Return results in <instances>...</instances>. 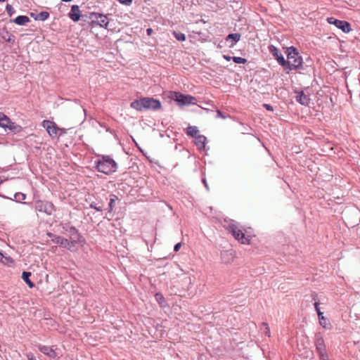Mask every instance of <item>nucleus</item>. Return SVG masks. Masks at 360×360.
Masks as SVG:
<instances>
[{"mask_svg": "<svg viewBox=\"0 0 360 360\" xmlns=\"http://www.w3.org/2000/svg\"><path fill=\"white\" fill-rule=\"evenodd\" d=\"M130 107L137 111L153 110L161 109L162 103L160 100L153 97H142L134 100L130 103Z\"/></svg>", "mask_w": 360, "mask_h": 360, "instance_id": "1", "label": "nucleus"}, {"mask_svg": "<svg viewBox=\"0 0 360 360\" xmlns=\"http://www.w3.org/2000/svg\"><path fill=\"white\" fill-rule=\"evenodd\" d=\"M95 167L98 172L110 175L117 171V164L109 155H102L95 161Z\"/></svg>", "mask_w": 360, "mask_h": 360, "instance_id": "2", "label": "nucleus"}, {"mask_svg": "<svg viewBox=\"0 0 360 360\" xmlns=\"http://www.w3.org/2000/svg\"><path fill=\"white\" fill-rule=\"evenodd\" d=\"M285 53L288 58L286 63H288V65L284 66L283 69L286 74H289L290 71L295 68H298V65H301V62L303 59L297 49L292 46L286 49Z\"/></svg>", "mask_w": 360, "mask_h": 360, "instance_id": "3", "label": "nucleus"}, {"mask_svg": "<svg viewBox=\"0 0 360 360\" xmlns=\"http://www.w3.org/2000/svg\"><path fill=\"white\" fill-rule=\"evenodd\" d=\"M63 229L65 233L68 236L70 240L69 243L73 249L76 244L82 243L84 241L82 236L79 233V231L70 223H66L63 226Z\"/></svg>", "mask_w": 360, "mask_h": 360, "instance_id": "4", "label": "nucleus"}, {"mask_svg": "<svg viewBox=\"0 0 360 360\" xmlns=\"http://www.w3.org/2000/svg\"><path fill=\"white\" fill-rule=\"evenodd\" d=\"M169 98L176 101L179 106L195 105L197 103V98L195 96L179 91H170Z\"/></svg>", "mask_w": 360, "mask_h": 360, "instance_id": "5", "label": "nucleus"}, {"mask_svg": "<svg viewBox=\"0 0 360 360\" xmlns=\"http://www.w3.org/2000/svg\"><path fill=\"white\" fill-rule=\"evenodd\" d=\"M226 229L231 233L233 237L242 244H250V237L246 236L239 227L235 224L234 221H231L227 226Z\"/></svg>", "mask_w": 360, "mask_h": 360, "instance_id": "6", "label": "nucleus"}, {"mask_svg": "<svg viewBox=\"0 0 360 360\" xmlns=\"http://www.w3.org/2000/svg\"><path fill=\"white\" fill-rule=\"evenodd\" d=\"M314 345L316 347V351L319 357V360H329L328 354L326 352L324 339L320 333H318L315 335Z\"/></svg>", "mask_w": 360, "mask_h": 360, "instance_id": "7", "label": "nucleus"}, {"mask_svg": "<svg viewBox=\"0 0 360 360\" xmlns=\"http://www.w3.org/2000/svg\"><path fill=\"white\" fill-rule=\"evenodd\" d=\"M34 208L37 212L51 215L54 210V205L51 202L39 200L35 202Z\"/></svg>", "mask_w": 360, "mask_h": 360, "instance_id": "8", "label": "nucleus"}, {"mask_svg": "<svg viewBox=\"0 0 360 360\" xmlns=\"http://www.w3.org/2000/svg\"><path fill=\"white\" fill-rule=\"evenodd\" d=\"M327 21L329 24L335 25L345 33H348L352 30L350 23L346 20H341L333 17H330L328 18Z\"/></svg>", "mask_w": 360, "mask_h": 360, "instance_id": "9", "label": "nucleus"}, {"mask_svg": "<svg viewBox=\"0 0 360 360\" xmlns=\"http://www.w3.org/2000/svg\"><path fill=\"white\" fill-rule=\"evenodd\" d=\"M89 18H95L97 20L96 25H99L101 27L108 28L109 21L107 15L99 13L96 12H91L89 13Z\"/></svg>", "mask_w": 360, "mask_h": 360, "instance_id": "10", "label": "nucleus"}, {"mask_svg": "<svg viewBox=\"0 0 360 360\" xmlns=\"http://www.w3.org/2000/svg\"><path fill=\"white\" fill-rule=\"evenodd\" d=\"M269 51L277 60L278 63L284 68V66L288 65V63H286V60L278 50L277 47L274 45L269 46Z\"/></svg>", "mask_w": 360, "mask_h": 360, "instance_id": "11", "label": "nucleus"}, {"mask_svg": "<svg viewBox=\"0 0 360 360\" xmlns=\"http://www.w3.org/2000/svg\"><path fill=\"white\" fill-rule=\"evenodd\" d=\"M42 127L46 129L49 135L52 138L56 136L60 129L54 122L46 120L42 122Z\"/></svg>", "mask_w": 360, "mask_h": 360, "instance_id": "12", "label": "nucleus"}, {"mask_svg": "<svg viewBox=\"0 0 360 360\" xmlns=\"http://www.w3.org/2000/svg\"><path fill=\"white\" fill-rule=\"evenodd\" d=\"M68 17L73 22H78L80 20L81 17L84 18L86 17V15H82L79 6L78 5H72L71 6L70 11L68 13Z\"/></svg>", "mask_w": 360, "mask_h": 360, "instance_id": "13", "label": "nucleus"}, {"mask_svg": "<svg viewBox=\"0 0 360 360\" xmlns=\"http://www.w3.org/2000/svg\"><path fill=\"white\" fill-rule=\"evenodd\" d=\"M52 242L58 245L60 247L66 248L68 250L72 251V248L69 243V239L65 238L60 236H56L55 239H52Z\"/></svg>", "mask_w": 360, "mask_h": 360, "instance_id": "14", "label": "nucleus"}, {"mask_svg": "<svg viewBox=\"0 0 360 360\" xmlns=\"http://www.w3.org/2000/svg\"><path fill=\"white\" fill-rule=\"evenodd\" d=\"M314 307L317 312L321 326H322L324 328H329V326L330 325V322L328 319L323 316V313L321 311L319 307V302H315Z\"/></svg>", "mask_w": 360, "mask_h": 360, "instance_id": "15", "label": "nucleus"}, {"mask_svg": "<svg viewBox=\"0 0 360 360\" xmlns=\"http://www.w3.org/2000/svg\"><path fill=\"white\" fill-rule=\"evenodd\" d=\"M37 348L41 352H42L44 354L48 356L50 358L55 359L58 356L57 353L53 349V347H48L46 345H39L37 346Z\"/></svg>", "mask_w": 360, "mask_h": 360, "instance_id": "16", "label": "nucleus"}, {"mask_svg": "<svg viewBox=\"0 0 360 360\" xmlns=\"http://www.w3.org/2000/svg\"><path fill=\"white\" fill-rule=\"evenodd\" d=\"M234 252L232 249L221 252V259L225 264H229L233 261Z\"/></svg>", "mask_w": 360, "mask_h": 360, "instance_id": "17", "label": "nucleus"}, {"mask_svg": "<svg viewBox=\"0 0 360 360\" xmlns=\"http://www.w3.org/2000/svg\"><path fill=\"white\" fill-rule=\"evenodd\" d=\"M296 101L302 105H308L310 98L302 91L297 93Z\"/></svg>", "mask_w": 360, "mask_h": 360, "instance_id": "18", "label": "nucleus"}, {"mask_svg": "<svg viewBox=\"0 0 360 360\" xmlns=\"http://www.w3.org/2000/svg\"><path fill=\"white\" fill-rule=\"evenodd\" d=\"M207 138L204 135H198L195 138V145L200 150H205Z\"/></svg>", "mask_w": 360, "mask_h": 360, "instance_id": "19", "label": "nucleus"}, {"mask_svg": "<svg viewBox=\"0 0 360 360\" xmlns=\"http://www.w3.org/2000/svg\"><path fill=\"white\" fill-rule=\"evenodd\" d=\"M241 37L240 34L239 33H231L226 36V41L229 42L231 41V44H229V47L232 48L235 45L236 42L240 41Z\"/></svg>", "mask_w": 360, "mask_h": 360, "instance_id": "20", "label": "nucleus"}, {"mask_svg": "<svg viewBox=\"0 0 360 360\" xmlns=\"http://www.w3.org/2000/svg\"><path fill=\"white\" fill-rule=\"evenodd\" d=\"M8 130L10 132H12L13 134H19L21 131H22L23 129L20 125L17 124L15 122H12L11 120L10 123L8 124V127H7V131Z\"/></svg>", "mask_w": 360, "mask_h": 360, "instance_id": "21", "label": "nucleus"}, {"mask_svg": "<svg viewBox=\"0 0 360 360\" xmlns=\"http://www.w3.org/2000/svg\"><path fill=\"white\" fill-rule=\"evenodd\" d=\"M0 196L4 198L15 200L17 202H22V201L26 199V195L25 193H20V192L15 193L13 195V198L7 197V196L1 195V194H0Z\"/></svg>", "mask_w": 360, "mask_h": 360, "instance_id": "22", "label": "nucleus"}, {"mask_svg": "<svg viewBox=\"0 0 360 360\" xmlns=\"http://www.w3.org/2000/svg\"><path fill=\"white\" fill-rule=\"evenodd\" d=\"M298 68H295L294 70H297L300 74H309L311 70V66L304 63L302 60L301 65H298Z\"/></svg>", "mask_w": 360, "mask_h": 360, "instance_id": "23", "label": "nucleus"}, {"mask_svg": "<svg viewBox=\"0 0 360 360\" xmlns=\"http://www.w3.org/2000/svg\"><path fill=\"white\" fill-rule=\"evenodd\" d=\"M11 21L18 25H24L29 22L30 20L27 15H18Z\"/></svg>", "mask_w": 360, "mask_h": 360, "instance_id": "24", "label": "nucleus"}, {"mask_svg": "<svg viewBox=\"0 0 360 360\" xmlns=\"http://www.w3.org/2000/svg\"><path fill=\"white\" fill-rule=\"evenodd\" d=\"M31 275L32 273L30 271H23L22 274V278L24 282L29 286V288H32L35 286V285L30 278Z\"/></svg>", "mask_w": 360, "mask_h": 360, "instance_id": "25", "label": "nucleus"}, {"mask_svg": "<svg viewBox=\"0 0 360 360\" xmlns=\"http://www.w3.org/2000/svg\"><path fill=\"white\" fill-rule=\"evenodd\" d=\"M186 133L188 136L195 138L199 135V130L195 126H188L186 129Z\"/></svg>", "mask_w": 360, "mask_h": 360, "instance_id": "26", "label": "nucleus"}, {"mask_svg": "<svg viewBox=\"0 0 360 360\" xmlns=\"http://www.w3.org/2000/svg\"><path fill=\"white\" fill-rule=\"evenodd\" d=\"M157 302L161 307H165L167 305L165 298L161 292H156L155 295Z\"/></svg>", "mask_w": 360, "mask_h": 360, "instance_id": "27", "label": "nucleus"}, {"mask_svg": "<svg viewBox=\"0 0 360 360\" xmlns=\"http://www.w3.org/2000/svg\"><path fill=\"white\" fill-rule=\"evenodd\" d=\"M11 119L5 114L2 115L1 120H0V127L7 131V127L10 123Z\"/></svg>", "mask_w": 360, "mask_h": 360, "instance_id": "28", "label": "nucleus"}, {"mask_svg": "<svg viewBox=\"0 0 360 360\" xmlns=\"http://www.w3.org/2000/svg\"><path fill=\"white\" fill-rule=\"evenodd\" d=\"M118 199L117 196L115 194L110 195V202L108 203V212H111L113 210V207H115V201Z\"/></svg>", "mask_w": 360, "mask_h": 360, "instance_id": "29", "label": "nucleus"}, {"mask_svg": "<svg viewBox=\"0 0 360 360\" xmlns=\"http://www.w3.org/2000/svg\"><path fill=\"white\" fill-rule=\"evenodd\" d=\"M50 16V14L47 11H41L39 13L37 14L35 20L45 21Z\"/></svg>", "mask_w": 360, "mask_h": 360, "instance_id": "30", "label": "nucleus"}, {"mask_svg": "<svg viewBox=\"0 0 360 360\" xmlns=\"http://www.w3.org/2000/svg\"><path fill=\"white\" fill-rule=\"evenodd\" d=\"M2 38L6 41L9 43H13L15 41V36L11 34L9 32L6 31L5 35L2 36Z\"/></svg>", "mask_w": 360, "mask_h": 360, "instance_id": "31", "label": "nucleus"}, {"mask_svg": "<svg viewBox=\"0 0 360 360\" xmlns=\"http://www.w3.org/2000/svg\"><path fill=\"white\" fill-rule=\"evenodd\" d=\"M173 35L175 37V39L179 41H184L186 40V35L180 32H173Z\"/></svg>", "mask_w": 360, "mask_h": 360, "instance_id": "32", "label": "nucleus"}, {"mask_svg": "<svg viewBox=\"0 0 360 360\" xmlns=\"http://www.w3.org/2000/svg\"><path fill=\"white\" fill-rule=\"evenodd\" d=\"M231 58L235 63L238 64H245L248 61L247 59L238 56H233Z\"/></svg>", "mask_w": 360, "mask_h": 360, "instance_id": "33", "label": "nucleus"}, {"mask_svg": "<svg viewBox=\"0 0 360 360\" xmlns=\"http://www.w3.org/2000/svg\"><path fill=\"white\" fill-rule=\"evenodd\" d=\"M1 262L4 264L10 265V264H13L14 262V260L13 259L12 257L4 255V259L1 260Z\"/></svg>", "mask_w": 360, "mask_h": 360, "instance_id": "34", "label": "nucleus"}, {"mask_svg": "<svg viewBox=\"0 0 360 360\" xmlns=\"http://www.w3.org/2000/svg\"><path fill=\"white\" fill-rule=\"evenodd\" d=\"M6 11L9 16H12L15 13V11L13 8V7L8 4H7L6 6Z\"/></svg>", "mask_w": 360, "mask_h": 360, "instance_id": "35", "label": "nucleus"}, {"mask_svg": "<svg viewBox=\"0 0 360 360\" xmlns=\"http://www.w3.org/2000/svg\"><path fill=\"white\" fill-rule=\"evenodd\" d=\"M89 207L92 209L96 210L98 212L103 211V206H97V204L95 202H91Z\"/></svg>", "mask_w": 360, "mask_h": 360, "instance_id": "36", "label": "nucleus"}, {"mask_svg": "<svg viewBox=\"0 0 360 360\" xmlns=\"http://www.w3.org/2000/svg\"><path fill=\"white\" fill-rule=\"evenodd\" d=\"M120 4L125 5V6H129L131 5L132 0H117Z\"/></svg>", "mask_w": 360, "mask_h": 360, "instance_id": "37", "label": "nucleus"}, {"mask_svg": "<svg viewBox=\"0 0 360 360\" xmlns=\"http://www.w3.org/2000/svg\"><path fill=\"white\" fill-rule=\"evenodd\" d=\"M263 107H264L266 110H269V111H271V112L274 111V108H273V106H272L271 105H270V104L264 103V104H263Z\"/></svg>", "mask_w": 360, "mask_h": 360, "instance_id": "38", "label": "nucleus"}, {"mask_svg": "<svg viewBox=\"0 0 360 360\" xmlns=\"http://www.w3.org/2000/svg\"><path fill=\"white\" fill-rule=\"evenodd\" d=\"M216 117H221L222 119H225L226 117V116L224 115L221 110H217V116H216Z\"/></svg>", "mask_w": 360, "mask_h": 360, "instance_id": "39", "label": "nucleus"}, {"mask_svg": "<svg viewBox=\"0 0 360 360\" xmlns=\"http://www.w3.org/2000/svg\"><path fill=\"white\" fill-rule=\"evenodd\" d=\"M27 358L28 360H37L35 356L32 352H29L27 354Z\"/></svg>", "mask_w": 360, "mask_h": 360, "instance_id": "40", "label": "nucleus"}, {"mask_svg": "<svg viewBox=\"0 0 360 360\" xmlns=\"http://www.w3.org/2000/svg\"><path fill=\"white\" fill-rule=\"evenodd\" d=\"M181 247V244L180 243H176L174 247V251L178 252Z\"/></svg>", "mask_w": 360, "mask_h": 360, "instance_id": "41", "label": "nucleus"}, {"mask_svg": "<svg viewBox=\"0 0 360 360\" xmlns=\"http://www.w3.org/2000/svg\"><path fill=\"white\" fill-rule=\"evenodd\" d=\"M202 182L204 184V186L206 188V189L208 191L209 190V186H208V184L207 183V180H206V179L205 177L202 178Z\"/></svg>", "mask_w": 360, "mask_h": 360, "instance_id": "42", "label": "nucleus"}, {"mask_svg": "<svg viewBox=\"0 0 360 360\" xmlns=\"http://www.w3.org/2000/svg\"><path fill=\"white\" fill-rule=\"evenodd\" d=\"M96 22H98L97 20H93L91 22H89V25L91 27H94L95 25H96Z\"/></svg>", "mask_w": 360, "mask_h": 360, "instance_id": "43", "label": "nucleus"}, {"mask_svg": "<svg viewBox=\"0 0 360 360\" xmlns=\"http://www.w3.org/2000/svg\"><path fill=\"white\" fill-rule=\"evenodd\" d=\"M47 236H48L50 238H51V240H52V239H55V237H56V236H57V235H56V234H53V233H49H49H47Z\"/></svg>", "mask_w": 360, "mask_h": 360, "instance_id": "44", "label": "nucleus"}, {"mask_svg": "<svg viewBox=\"0 0 360 360\" xmlns=\"http://www.w3.org/2000/svg\"><path fill=\"white\" fill-rule=\"evenodd\" d=\"M153 32V30L152 28H148L146 30V33H147V35L150 36L151 35V34Z\"/></svg>", "mask_w": 360, "mask_h": 360, "instance_id": "45", "label": "nucleus"}, {"mask_svg": "<svg viewBox=\"0 0 360 360\" xmlns=\"http://www.w3.org/2000/svg\"><path fill=\"white\" fill-rule=\"evenodd\" d=\"M58 131H60L59 136H61L66 132V129L63 128H60Z\"/></svg>", "mask_w": 360, "mask_h": 360, "instance_id": "46", "label": "nucleus"}, {"mask_svg": "<svg viewBox=\"0 0 360 360\" xmlns=\"http://www.w3.org/2000/svg\"><path fill=\"white\" fill-rule=\"evenodd\" d=\"M223 58H224L226 60H227V61H230V60H232V58H231L232 57H231V56H226V55H224V56H223Z\"/></svg>", "mask_w": 360, "mask_h": 360, "instance_id": "47", "label": "nucleus"}, {"mask_svg": "<svg viewBox=\"0 0 360 360\" xmlns=\"http://www.w3.org/2000/svg\"><path fill=\"white\" fill-rule=\"evenodd\" d=\"M263 324H264V325H265V326H266V331H265V334H266V335L269 336L270 330H269V328L267 327V324H266V323H264Z\"/></svg>", "mask_w": 360, "mask_h": 360, "instance_id": "48", "label": "nucleus"}, {"mask_svg": "<svg viewBox=\"0 0 360 360\" xmlns=\"http://www.w3.org/2000/svg\"><path fill=\"white\" fill-rule=\"evenodd\" d=\"M106 131L110 132V134H114L115 133V130L113 129H111L109 127H106Z\"/></svg>", "mask_w": 360, "mask_h": 360, "instance_id": "49", "label": "nucleus"}, {"mask_svg": "<svg viewBox=\"0 0 360 360\" xmlns=\"http://www.w3.org/2000/svg\"><path fill=\"white\" fill-rule=\"evenodd\" d=\"M30 15L35 20L37 14H35L34 13H30Z\"/></svg>", "mask_w": 360, "mask_h": 360, "instance_id": "50", "label": "nucleus"}, {"mask_svg": "<svg viewBox=\"0 0 360 360\" xmlns=\"http://www.w3.org/2000/svg\"><path fill=\"white\" fill-rule=\"evenodd\" d=\"M4 255L1 252H0V261L4 259Z\"/></svg>", "mask_w": 360, "mask_h": 360, "instance_id": "51", "label": "nucleus"}, {"mask_svg": "<svg viewBox=\"0 0 360 360\" xmlns=\"http://www.w3.org/2000/svg\"><path fill=\"white\" fill-rule=\"evenodd\" d=\"M2 115H4V113L0 112V120H1Z\"/></svg>", "mask_w": 360, "mask_h": 360, "instance_id": "52", "label": "nucleus"}, {"mask_svg": "<svg viewBox=\"0 0 360 360\" xmlns=\"http://www.w3.org/2000/svg\"><path fill=\"white\" fill-rule=\"evenodd\" d=\"M100 125H101V127H105V128H106V127H105L103 124H100Z\"/></svg>", "mask_w": 360, "mask_h": 360, "instance_id": "53", "label": "nucleus"}, {"mask_svg": "<svg viewBox=\"0 0 360 360\" xmlns=\"http://www.w3.org/2000/svg\"><path fill=\"white\" fill-rule=\"evenodd\" d=\"M100 125H101V127H105V128H106V127H105L103 124H100Z\"/></svg>", "mask_w": 360, "mask_h": 360, "instance_id": "54", "label": "nucleus"}, {"mask_svg": "<svg viewBox=\"0 0 360 360\" xmlns=\"http://www.w3.org/2000/svg\"><path fill=\"white\" fill-rule=\"evenodd\" d=\"M6 0H0V2H4L6 1Z\"/></svg>", "mask_w": 360, "mask_h": 360, "instance_id": "55", "label": "nucleus"}, {"mask_svg": "<svg viewBox=\"0 0 360 360\" xmlns=\"http://www.w3.org/2000/svg\"><path fill=\"white\" fill-rule=\"evenodd\" d=\"M316 295L315 294L314 296V300H316Z\"/></svg>", "mask_w": 360, "mask_h": 360, "instance_id": "56", "label": "nucleus"}]
</instances>
